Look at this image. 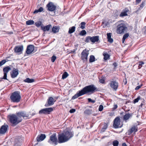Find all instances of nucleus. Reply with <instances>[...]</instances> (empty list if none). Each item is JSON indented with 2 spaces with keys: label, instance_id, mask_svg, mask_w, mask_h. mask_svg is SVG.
Wrapping results in <instances>:
<instances>
[{
  "label": "nucleus",
  "instance_id": "46",
  "mask_svg": "<svg viewBox=\"0 0 146 146\" xmlns=\"http://www.w3.org/2000/svg\"><path fill=\"white\" fill-rule=\"evenodd\" d=\"M88 99V102H92V103H94L95 102V100H93L90 98H89Z\"/></svg>",
  "mask_w": 146,
  "mask_h": 146
},
{
  "label": "nucleus",
  "instance_id": "1",
  "mask_svg": "<svg viewBox=\"0 0 146 146\" xmlns=\"http://www.w3.org/2000/svg\"><path fill=\"white\" fill-rule=\"evenodd\" d=\"M97 88L94 85H90L87 86L81 90L79 91L74 96L72 99L74 100L78 97L86 94H92L93 93L96 91H97Z\"/></svg>",
  "mask_w": 146,
  "mask_h": 146
},
{
  "label": "nucleus",
  "instance_id": "56",
  "mask_svg": "<svg viewBox=\"0 0 146 146\" xmlns=\"http://www.w3.org/2000/svg\"><path fill=\"white\" fill-rule=\"evenodd\" d=\"M145 30L144 31V33L146 34V26L145 27Z\"/></svg>",
  "mask_w": 146,
  "mask_h": 146
},
{
  "label": "nucleus",
  "instance_id": "11",
  "mask_svg": "<svg viewBox=\"0 0 146 146\" xmlns=\"http://www.w3.org/2000/svg\"><path fill=\"white\" fill-rule=\"evenodd\" d=\"M48 10L49 11H54L56 7L52 2H49L46 5Z\"/></svg>",
  "mask_w": 146,
  "mask_h": 146
},
{
  "label": "nucleus",
  "instance_id": "40",
  "mask_svg": "<svg viewBox=\"0 0 146 146\" xmlns=\"http://www.w3.org/2000/svg\"><path fill=\"white\" fill-rule=\"evenodd\" d=\"M141 97L140 96L138 97L137 98L134 99V103H135L138 102L139 100H140Z\"/></svg>",
  "mask_w": 146,
  "mask_h": 146
},
{
  "label": "nucleus",
  "instance_id": "39",
  "mask_svg": "<svg viewBox=\"0 0 146 146\" xmlns=\"http://www.w3.org/2000/svg\"><path fill=\"white\" fill-rule=\"evenodd\" d=\"M86 31L84 30H83L80 33V35L82 36H84L86 35Z\"/></svg>",
  "mask_w": 146,
  "mask_h": 146
},
{
  "label": "nucleus",
  "instance_id": "60",
  "mask_svg": "<svg viewBox=\"0 0 146 146\" xmlns=\"http://www.w3.org/2000/svg\"><path fill=\"white\" fill-rule=\"evenodd\" d=\"M48 142L50 143V140H48Z\"/></svg>",
  "mask_w": 146,
  "mask_h": 146
},
{
  "label": "nucleus",
  "instance_id": "59",
  "mask_svg": "<svg viewBox=\"0 0 146 146\" xmlns=\"http://www.w3.org/2000/svg\"><path fill=\"white\" fill-rule=\"evenodd\" d=\"M143 4H141L140 5V6L141 7H143Z\"/></svg>",
  "mask_w": 146,
  "mask_h": 146
},
{
  "label": "nucleus",
  "instance_id": "17",
  "mask_svg": "<svg viewBox=\"0 0 146 146\" xmlns=\"http://www.w3.org/2000/svg\"><path fill=\"white\" fill-rule=\"evenodd\" d=\"M18 74L19 72L18 69H15L14 68L12 71V73L11 74V77L12 78H14L16 77Z\"/></svg>",
  "mask_w": 146,
  "mask_h": 146
},
{
  "label": "nucleus",
  "instance_id": "45",
  "mask_svg": "<svg viewBox=\"0 0 146 146\" xmlns=\"http://www.w3.org/2000/svg\"><path fill=\"white\" fill-rule=\"evenodd\" d=\"M103 106L102 105H100L99 106L98 110L100 111H102L103 109Z\"/></svg>",
  "mask_w": 146,
  "mask_h": 146
},
{
  "label": "nucleus",
  "instance_id": "52",
  "mask_svg": "<svg viewBox=\"0 0 146 146\" xmlns=\"http://www.w3.org/2000/svg\"><path fill=\"white\" fill-rule=\"evenodd\" d=\"M144 62H143L141 61L139 63V66L141 65L142 64H144Z\"/></svg>",
  "mask_w": 146,
  "mask_h": 146
},
{
  "label": "nucleus",
  "instance_id": "14",
  "mask_svg": "<svg viewBox=\"0 0 146 146\" xmlns=\"http://www.w3.org/2000/svg\"><path fill=\"white\" fill-rule=\"evenodd\" d=\"M16 115L18 118H21V117L24 118L25 117H28L29 115L28 114L24 111H19L16 113Z\"/></svg>",
  "mask_w": 146,
  "mask_h": 146
},
{
  "label": "nucleus",
  "instance_id": "48",
  "mask_svg": "<svg viewBox=\"0 0 146 146\" xmlns=\"http://www.w3.org/2000/svg\"><path fill=\"white\" fill-rule=\"evenodd\" d=\"M108 41L110 43H112L113 42V39L111 38L108 39Z\"/></svg>",
  "mask_w": 146,
  "mask_h": 146
},
{
  "label": "nucleus",
  "instance_id": "47",
  "mask_svg": "<svg viewBox=\"0 0 146 146\" xmlns=\"http://www.w3.org/2000/svg\"><path fill=\"white\" fill-rule=\"evenodd\" d=\"M117 108V104H114L113 105V107L112 108V110L114 111Z\"/></svg>",
  "mask_w": 146,
  "mask_h": 146
},
{
  "label": "nucleus",
  "instance_id": "8",
  "mask_svg": "<svg viewBox=\"0 0 146 146\" xmlns=\"http://www.w3.org/2000/svg\"><path fill=\"white\" fill-rule=\"evenodd\" d=\"M89 50L85 49L83 50L81 54V58L84 61H87L88 56L89 54Z\"/></svg>",
  "mask_w": 146,
  "mask_h": 146
},
{
  "label": "nucleus",
  "instance_id": "37",
  "mask_svg": "<svg viewBox=\"0 0 146 146\" xmlns=\"http://www.w3.org/2000/svg\"><path fill=\"white\" fill-rule=\"evenodd\" d=\"M42 25V23L41 21H39L36 22L35 23V25L36 26L39 27Z\"/></svg>",
  "mask_w": 146,
  "mask_h": 146
},
{
  "label": "nucleus",
  "instance_id": "3",
  "mask_svg": "<svg viewBox=\"0 0 146 146\" xmlns=\"http://www.w3.org/2000/svg\"><path fill=\"white\" fill-rule=\"evenodd\" d=\"M10 122L15 125H17L22 120L21 118H18L17 115L12 114L9 116Z\"/></svg>",
  "mask_w": 146,
  "mask_h": 146
},
{
  "label": "nucleus",
  "instance_id": "20",
  "mask_svg": "<svg viewBox=\"0 0 146 146\" xmlns=\"http://www.w3.org/2000/svg\"><path fill=\"white\" fill-rule=\"evenodd\" d=\"M46 135L44 134H42L39 136H38L36 140L38 142H40L46 138Z\"/></svg>",
  "mask_w": 146,
  "mask_h": 146
},
{
  "label": "nucleus",
  "instance_id": "57",
  "mask_svg": "<svg viewBox=\"0 0 146 146\" xmlns=\"http://www.w3.org/2000/svg\"><path fill=\"white\" fill-rule=\"evenodd\" d=\"M125 40V39H123V38H122V43H124Z\"/></svg>",
  "mask_w": 146,
  "mask_h": 146
},
{
  "label": "nucleus",
  "instance_id": "7",
  "mask_svg": "<svg viewBox=\"0 0 146 146\" xmlns=\"http://www.w3.org/2000/svg\"><path fill=\"white\" fill-rule=\"evenodd\" d=\"M53 110V108H46L43 109L39 111V113L40 114H48Z\"/></svg>",
  "mask_w": 146,
  "mask_h": 146
},
{
  "label": "nucleus",
  "instance_id": "18",
  "mask_svg": "<svg viewBox=\"0 0 146 146\" xmlns=\"http://www.w3.org/2000/svg\"><path fill=\"white\" fill-rule=\"evenodd\" d=\"M48 103H46L45 105V106L48 107L52 106L54 104V99L52 97H50L48 100Z\"/></svg>",
  "mask_w": 146,
  "mask_h": 146
},
{
  "label": "nucleus",
  "instance_id": "24",
  "mask_svg": "<svg viewBox=\"0 0 146 146\" xmlns=\"http://www.w3.org/2000/svg\"><path fill=\"white\" fill-rule=\"evenodd\" d=\"M11 70V68L9 66H7L3 68L4 73L7 74L8 72Z\"/></svg>",
  "mask_w": 146,
  "mask_h": 146
},
{
  "label": "nucleus",
  "instance_id": "26",
  "mask_svg": "<svg viewBox=\"0 0 146 146\" xmlns=\"http://www.w3.org/2000/svg\"><path fill=\"white\" fill-rule=\"evenodd\" d=\"M52 32L54 33H56L59 31V29L58 28L56 27H53L52 29Z\"/></svg>",
  "mask_w": 146,
  "mask_h": 146
},
{
  "label": "nucleus",
  "instance_id": "19",
  "mask_svg": "<svg viewBox=\"0 0 146 146\" xmlns=\"http://www.w3.org/2000/svg\"><path fill=\"white\" fill-rule=\"evenodd\" d=\"M129 11V10L127 8H125L123 9V11L119 15L120 17H123L127 15V13Z\"/></svg>",
  "mask_w": 146,
  "mask_h": 146
},
{
  "label": "nucleus",
  "instance_id": "36",
  "mask_svg": "<svg viewBox=\"0 0 146 146\" xmlns=\"http://www.w3.org/2000/svg\"><path fill=\"white\" fill-rule=\"evenodd\" d=\"M84 113L88 115H90L92 113V111L90 110H86L85 111Z\"/></svg>",
  "mask_w": 146,
  "mask_h": 146
},
{
  "label": "nucleus",
  "instance_id": "12",
  "mask_svg": "<svg viewBox=\"0 0 146 146\" xmlns=\"http://www.w3.org/2000/svg\"><path fill=\"white\" fill-rule=\"evenodd\" d=\"M8 126L6 124L2 125L0 129V134H4L7 131Z\"/></svg>",
  "mask_w": 146,
  "mask_h": 146
},
{
  "label": "nucleus",
  "instance_id": "30",
  "mask_svg": "<svg viewBox=\"0 0 146 146\" xmlns=\"http://www.w3.org/2000/svg\"><path fill=\"white\" fill-rule=\"evenodd\" d=\"M95 58L93 55H91L90 56L89 59V62H92L95 61Z\"/></svg>",
  "mask_w": 146,
  "mask_h": 146
},
{
  "label": "nucleus",
  "instance_id": "27",
  "mask_svg": "<svg viewBox=\"0 0 146 146\" xmlns=\"http://www.w3.org/2000/svg\"><path fill=\"white\" fill-rule=\"evenodd\" d=\"M75 27L74 26H73L71 28H70L69 29L68 33L69 34H71L75 31Z\"/></svg>",
  "mask_w": 146,
  "mask_h": 146
},
{
  "label": "nucleus",
  "instance_id": "50",
  "mask_svg": "<svg viewBox=\"0 0 146 146\" xmlns=\"http://www.w3.org/2000/svg\"><path fill=\"white\" fill-rule=\"evenodd\" d=\"M142 84H141V85L138 86H137L135 88V90H138L139 89H140L141 87L142 86Z\"/></svg>",
  "mask_w": 146,
  "mask_h": 146
},
{
  "label": "nucleus",
  "instance_id": "9",
  "mask_svg": "<svg viewBox=\"0 0 146 146\" xmlns=\"http://www.w3.org/2000/svg\"><path fill=\"white\" fill-rule=\"evenodd\" d=\"M120 119L119 117L115 118L114 120L113 126L115 128L121 127L122 125L120 124Z\"/></svg>",
  "mask_w": 146,
  "mask_h": 146
},
{
  "label": "nucleus",
  "instance_id": "22",
  "mask_svg": "<svg viewBox=\"0 0 146 146\" xmlns=\"http://www.w3.org/2000/svg\"><path fill=\"white\" fill-rule=\"evenodd\" d=\"M132 115V113H126L123 117V119L125 121L128 120L129 118L131 117Z\"/></svg>",
  "mask_w": 146,
  "mask_h": 146
},
{
  "label": "nucleus",
  "instance_id": "2",
  "mask_svg": "<svg viewBox=\"0 0 146 146\" xmlns=\"http://www.w3.org/2000/svg\"><path fill=\"white\" fill-rule=\"evenodd\" d=\"M74 135L73 132L67 131L58 136V142L59 143H62L67 141Z\"/></svg>",
  "mask_w": 146,
  "mask_h": 146
},
{
  "label": "nucleus",
  "instance_id": "35",
  "mask_svg": "<svg viewBox=\"0 0 146 146\" xmlns=\"http://www.w3.org/2000/svg\"><path fill=\"white\" fill-rule=\"evenodd\" d=\"M119 143V142L117 140L114 141L113 142V146H118Z\"/></svg>",
  "mask_w": 146,
  "mask_h": 146
},
{
  "label": "nucleus",
  "instance_id": "23",
  "mask_svg": "<svg viewBox=\"0 0 146 146\" xmlns=\"http://www.w3.org/2000/svg\"><path fill=\"white\" fill-rule=\"evenodd\" d=\"M137 126H133L131 127L130 129L129 130V132L131 133H132L133 132H136L137 131Z\"/></svg>",
  "mask_w": 146,
  "mask_h": 146
},
{
  "label": "nucleus",
  "instance_id": "42",
  "mask_svg": "<svg viewBox=\"0 0 146 146\" xmlns=\"http://www.w3.org/2000/svg\"><path fill=\"white\" fill-rule=\"evenodd\" d=\"M56 57L54 55L53 56L51 57V61L52 62H54L56 59Z\"/></svg>",
  "mask_w": 146,
  "mask_h": 146
},
{
  "label": "nucleus",
  "instance_id": "44",
  "mask_svg": "<svg viewBox=\"0 0 146 146\" xmlns=\"http://www.w3.org/2000/svg\"><path fill=\"white\" fill-rule=\"evenodd\" d=\"M6 62V60H3L0 62V66L3 65Z\"/></svg>",
  "mask_w": 146,
  "mask_h": 146
},
{
  "label": "nucleus",
  "instance_id": "15",
  "mask_svg": "<svg viewBox=\"0 0 146 146\" xmlns=\"http://www.w3.org/2000/svg\"><path fill=\"white\" fill-rule=\"evenodd\" d=\"M23 45L15 46L14 48V51L16 53H21L23 50Z\"/></svg>",
  "mask_w": 146,
  "mask_h": 146
},
{
  "label": "nucleus",
  "instance_id": "4",
  "mask_svg": "<svg viewBox=\"0 0 146 146\" xmlns=\"http://www.w3.org/2000/svg\"><path fill=\"white\" fill-rule=\"evenodd\" d=\"M10 98L13 102H19L21 99L20 92L18 91L15 92L11 94Z\"/></svg>",
  "mask_w": 146,
  "mask_h": 146
},
{
  "label": "nucleus",
  "instance_id": "33",
  "mask_svg": "<svg viewBox=\"0 0 146 146\" xmlns=\"http://www.w3.org/2000/svg\"><path fill=\"white\" fill-rule=\"evenodd\" d=\"M105 77H102L101 79H100V82L102 84L104 83L105 82Z\"/></svg>",
  "mask_w": 146,
  "mask_h": 146
},
{
  "label": "nucleus",
  "instance_id": "16",
  "mask_svg": "<svg viewBox=\"0 0 146 146\" xmlns=\"http://www.w3.org/2000/svg\"><path fill=\"white\" fill-rule=\"evenodd\" d=\"M50 139L53 143H54L55 145L57 144V139L56 134H54L51 135L50 137Z\"/></svg>",
  "mask_w": 146,
  "mask_h": 146
},
{
  "label": "nucleus",
  "instance_id": "25",
  "mask_svg": "<svg viewBox=\"0 0 146 146\" xmlns=\"http://www.w3.org/2000/svg\"><path fill=\"white\" fill-rule=\"evenodd\" d=\"M34 80L33 79H30V78H27L26 79L24 80V81L27 83H32L34 82Z\"/></svg>",
  "mask_w": 146,
  "mask_h": 146
},
{
  "label": "nucleus",
  "instance_id": "34",
  "mask_svg": "<svg viewBox=\"0 0 146 146\" xmlns=\"http://www.w3.org/2000/svg\"><path fill=\"white\" fill-rule=\"evenodd\" d=\"M86 24V23L84 22H81V26L80 27L82 29H84L85 27Z\"/></svg>",
  "mask_w": 146,
  "mask_h": 146
},
{
  "label": "nucleus",
  "instance_id": "61",
  "mask_svg": "<svg viewBox=\"0 0 146 146\" xmlns=\"http://www.w3.org/2000/svg\"><path fill=\"white\" fill-rule=\"evenodd\" d=\"M127 82V81H126V82H125V84H126Z\"/></svg>",
  "mask_w": 146,
  "mask_h": 146
},
{
  "label": "nucleus",
  "instance_id": "13",
  "mask_svg": "<svg viewBox=\"0 0 146 146\" xmlns=\"http://www.w3.org/2000/svg\"><path fill=\"white\" fill-rule=\"evenodd\" d=\"M34 50V46L33 45H28L27 47L26 52L27 54H30L33 52Z\"/></svg>",
  "mask_w": 146,
  "mask_h": 146
},
{
  "label": "nucleus",
  "instance_id": "54",
  "mask_svg": "<svg viewBox=\"0 0 146 146\" xmlns=\"http://www.w3.org/2000/svg\"><path fill=\"white\" fill-rule=\"evenodd\" d=\"M122 146H127V145L125 143H124L122 144Z\"/></svg>",
  "mask_w": 146,
  "mask_h": 146
},
{
  "label": "nucleus",
  "instance_id": "49",
  "mask_svg": "<svg viewBox=\"0 0 146 146\" xmlns=\"http://www.w3.org/2000/svg\"><path fill=\"white\" fill-rule=\"evenodd\" d=\"M108 39L110 38L111 37V33H107V34Z\"/></svg>",
  "mask_w": 146,
  "mask_h": 146
},
{
  "label": "nucleus",
  "instance_id": "32",
  "mask_svg": "<svg viewBox=\"0 0 146 146\" xmlns=\"http://www.w3.org/2000/svg\"><path fill=\"white\" fill-rule=\"evenodd\" d=\"M103 55L104 56V59L105 60H107L110 57L108 54L107 52L104 53Z\"/></svg>",
  "mask_w": 146,
  "mask_h": 146
},
{
  "label": "nucleus",
  "instance_id": "28",
  "mask_svg": "<svg viewBox=\"0 0 146 146\" xmlns=\"http://www.w3.org/2000/svg\"><path fill=\"white\" fill-rule=\"evenodd\" d=\"M43 10V9L42 7H40L39 9L38 10H35L34 11L33 13L36 14L39 12H42Z\"/></svg>",
  "mask_w": 146,
  "mask_h": 146
},
{
  "label": "nucleus",
  "instance_id": "43",
  "mask_svg": "<svg viewBox=\"0 0 146 146\" xmlns=\"http://www.w3.org/2000/svg\"><path fill=\"white\" fill-rule=\"evenodd\" d=\"M129 36V34L128 33H126L123 35V39H125Z\"/></svg>",
  "mask_w": 146,
  "mask_h": 146
},
{
  "label": "nucleus",
  "instance_id": "21",
  "mask_svg": "<svg viewBox=\"0 0 146 146\" xmlns=\"http://www.w3.org/2000/svg\"><path fill=\"white\" fill-rule=\"evenodd\" d=\"M51 26L50 25H48L45 26L41 27V29L44 32L46 31H48Z\"/></svg>",
  "mask_w": 146,
  "mask_h": 146
},
{
  "label": "nucleus",
  "instance_id": "5",
  "mask_svg": "<svg viewBox=\"0 0 146 146\" xmlns=\"http://www.w3.org/2000/svg\"><path fill=\"white\" fill-rule=\"evenodd\" d=\"M127 29L125 25L124 24L121 23L117 26V33L118 34H121L124 33Z\"/></svg>",
  "mask_w": 146,
  "mask_h": 146
},
{
  "label": "nucleus",
  "instance_id": "58",
  "mask_svg": "<svg viewBox=\"0 0 146 146\" xmlns=\"http://www.w3.org/2000/svg\"><path fill=\"white\" fill-rule=\"evenodd\" d=\"M75 52V50H74L73 51H71V52L73 53H74Z\"/></svg>",
  "mask_w": 146,
  "mask_h": 146
},
{
  "label": "nucleus",
  "instance_id": "6",
  "mask_svg": "<svg viewBox=\"0 0 146 146\" xmlns=\"http://www.w3.org/2000/svg\"><path fill=\"white\" fill-rule=\"evenodd\" d=\"M99 40V37L98 36H94L92 37L88 36L86 37L85 42L87 43L92 42L94 43L96 42H97Z\"/></svg>",
  "mask_w": 146,
  "mask_h": 146
},
{
  "label": "nucleus",
  "instance_id": "29",
  "mask_svg": "<svg viewBox=\"0 0 146 146\" xmlns=\"http://www.w3.org/2000/svg\"><path fill=\"white\" fill-rule=\"evenodd\" d=\"M68 76L69 74L67 72H64L62 75V79H64L66 78Z\"/></svg>",
  "mask_w": 146,
  "mask_h": 146
},
{
  "label": "nucleus",
  "instance_id": "53",
  "mask_svg": "<svg viewBox=\"0 0 146 146\" xmlns=\"http://www.w3.org/2000/svg\"><path fill=\"white\" fill-rule=\"evenodd\" d=\"M113 65L115 67H116L117 66V64L116 63H113Z\"/></svg>",
  "mask_w": 146,
  "mask_h": 146
},
{
  "label": "nucleus",
  "instance_id": "31",
  "mask_svg": "<svg viewBox=\"0 0 146 146\" xmlns=\"http://www.w3.org/2000/svg\"><path fill=\"white\" fill-rule=\"evenodd\" d=\"M34 21L32 20H29L27 21L26 22V24L27 25H31L34 24Z\"/></svg>",
  "mask_w": 146,
  "mask_h": 146
},
{
  "label": "nucleus",
  "instance_id": "55",
  "mask_svg": "<svg viewBox=\"0 0 146 146\" xmlns=\"http://www.w3.org/2000/svg\"><path fill=\"white\" fill-rule=\"evenodd\" d=\"M141 0H136V1L137 3H139Z\"/></svg>",
  "mask_w": 146,
  "mask_h": 146
},
{
  "label": "nucleus",
  "instance_id": "38",
  "mask_svg": "<svg viewBox=\"0 0 146 146\" xmlns=\"http://www.w3.org/2000/svg\"><path fill=\"white\" fill-rule=\"evenodd\" d=\"M108 125L107 124H105L102 129V131H104L107 128Z\"/></svg>",
  "mask_w": 146,
  "mask_h": 146
},
{
  "label": "nucleus",
  "instance_id": "51",
  "mask_svg": "<svg viewBox=\"0 0 146 146\" xmlns=\"http://www.w3.org/2000/svg\"><path fill=\"white\" fill-rule=\"evenodd\" d=\"M75 110L74 109H72L70 110V112L71 113H73L75 111Z\"/></svg>",
  "mask_w": 146,
  "mask_h": 146
},
{
  "label": "nucleus",
  "instance_id": "10",
  "mask_svg": "<svg viewBox=\"0 0 146 146\" xmlns=\"http://www.w3.org/2000/svg\"><path fill=\"white\" fill-rule=\"evenodd\" d=\"M109 84L110 87L113 90L115 91L117 90L118 87V83L116 81H110Z\"/></svg>",
  "mask_w": 146,
  "mask_h": 146
},
{
  "label": "nucleus",
  "instance_id": "41",
  "mask_svg": "<svg viewBox=\"0 0 146 146\" xmlns=\"http://www.w3.org/2000/svg\"><path fill=\"white\" fill-rule=\"evenodd\" d=\"M7 74L5 73H4V76L2 78V79L6 80H9L7 78Z\"/></svg>",
  "mask_w": 146,
  "mask_h": 146
}]
</instances>
